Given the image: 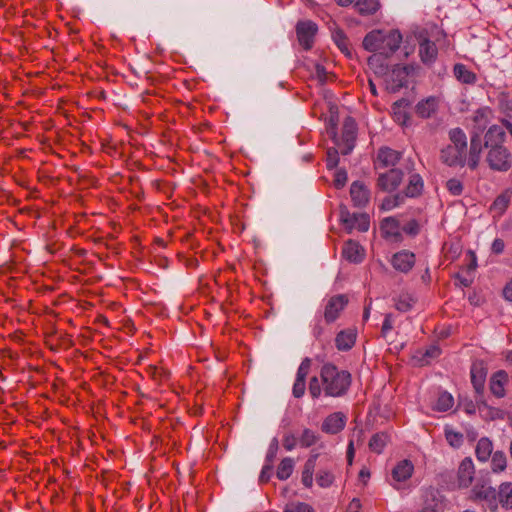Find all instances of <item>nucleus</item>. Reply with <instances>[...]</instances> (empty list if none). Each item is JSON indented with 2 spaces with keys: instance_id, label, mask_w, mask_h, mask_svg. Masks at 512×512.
<instances>
[{
  "instance_id": "nucleus-1",
  "label": "nucleus",
  "mask_w": 512,
  "mask_h": 512,
  "mask_svg": "<svg viewBox=\"0 0 512 512\" xmlns=\"http://www.w3.org/2000/svg\"><path fill=\"white\" fill-rule=\"evenodd\" d=\"M321 383L317 376L309 381V394L313 399H318L322 392L328 397L344 396L352 382L351 374L347 370H340L334 364L326 363L320 370Z\"/></svg>"
},
{
  "instance_id": "nucleus-2",
  "label": "nucleus",
  "mask_w": 512,
  "mask_h": 512,
  "mask_svg": "<svg viewBox=\"0 0 512 512\" xmlns=\"http://www.w3.org/2000/svg\"><path fill=\"white\" fill-rule=\"evenodd\" d=\"M450 144L440 150V160L449 167H464L467 160V137L461 128L448 133Z\"/></svg>"
},
{
  "instance_id": "nucleus-3",
  "label": "nucleus",
  "mask_w": 512,
  "mask_h": 512,
  "mask_svg": "<svg viewBox=\"0 0 512 512\" xmlns=\"http://www.w3.org/2000/svg\"><path fill=\"white\" fill-rule=\"evenodd\" d=\"M486 162L492 170L506 172L511 168L512 156L506 147H492L488 149Z\"/></svg>"
},
{
  "instance_id": "nucleus-4",
  "label": "nucleus",
  "mask_w": 512,
  "mask_h": 512,
  "mask_svg": "<svg viewBox=\"0 0 512 512\" xmlns=\"http://www.w3.org/2000/svg\"><path fill=\"white\" fill-rule=\"evenodd\" d=\"M413 70L411 65H395L386 79V89L390 93H396L407 87L408 76Z\"/></svg>"
},
{
  "instance_id": "nucleus-5",
  "label": "nucleus",
  "mask_w": 512,
  "mask_h": 512,
  "mask_svg": "<svg viewBox=\"0 0 512 512\" xmlns=\"http://www.w3.org/2000/svg\"><path fill=\"white\" fill-rule=\"evenodd\" d=\"M317 31V24L311 20L299 21L296 24L297 39L304 50H310L313 47Z\"/></svg>"
},
{
  "instance_id": "nucleus-6",
  "label": "nucleus",
  "mask_w": 512,
  "mask_h": 512,
  "mask_svg": "<svg viewBox=\"0 0 512 512\" xmlns=\"http://www.w3.org/2000/svg\"><path fill=\"white\" fill-rule=\"evenodd\" d=\"M357 136V124L354 118L348 116L345 118L342 127L341 142L343 147L341 148L342 155H348L351 153L355 146V140Z\"/></svg>"
},
{
  "instance_id": "nucleus-7",
  "label": "nucleus",
  "mask_w": 512,
  "mask_h": 512,
  "mask_svg": "<svg viewBox=\"0 0 512 512\" xmlns=\"http://www.w3.org/2000/svg\"><path fill=\"white\" fill-rule=\"evenodd\" d=\"M348 304V297L344 294H339V295H335V296H332L326 307H325V311H324V318H325V321L327 323H332L334 322L340 312L346 307V305Z\"/></svg>"
},
{
  "instance_id": "nucleus-8",
  "label": "nucleus",
  "mask_w": 512,
  "mask_h": 512,
  "mask_svg": "<svg viewBox=\"0 0 512 512\" xmlns=\"http://www.w3.org/2000/svg\"><path fill=\"white\" fill-rule=\"evenodd\" d=\"M475 475V466L470 457L464 458L458 467L457 470V483L459 488H468L473 480Z\"/></svg>"
},
{
  "instance_id": "nucleus-9",
  "label": "nucleus",
  "mask_w": 512,
  "mask_h": 512,
  "mask_svg": "<svg viewBox=\"0 0 512 512\" xmlns=\"http://www.w3.org/2000/svg\"><path fill=\"white\" fill-rule=\"evenodd\" d=\"M403 179V172L400 169L392 168L378 177L377 185L384 191L395 190Z\"/></svg>"
},
{
  "instance_id": "nucleus-10",
  "label": "nucleus",
  "mask_w": 512,
  "mask_h": 512,
  "mask_svg": "<svg viewBox=\"0 0 512 512\" xmlns=\"http://www.w3.org/2000/svg\"><path fill=\"white\" fill-rule=\"evenodd\" d=\"M346 425V416L342 412H335L328 415L322 425L321 430L324 433L335 435L341 432Z\"/></svg>"
},
{
  "instance_id": "nucleus-11",
  "label": "nucleus",
  "mask_w": 512,
  "mask_h": 512,
  "mask_svg": "<svg viewBox=\"0 0 512 512\" xmlns=\"http://www.w3.org/2000/svg\"><path fill=\"white\" fill-rule=\"evenodd\" d=\"M418 53L421 62L426 66H431L437 60L438 49L434 41L428 38H423L419 40Z\"/></svg>"
},
{
  "instance_id": "nucleus-12",
  "label": "nucleus",
  "mask_w": 512,
  "mask_h": 512,
  "mask_svg": "<svg viewBox=\"0 0 512 512\" xmlns=\"http://www.w3.org/2000/svg\"><path fill=\"white\" fill-rule=\"evenodd\" d=\"M471 382L477 394H482L487 376V368L484 361L477 360L471 366Z\"/></svg>"
},
{
  "instance_id": "nucleus-13",
  "label": "nucleus",
  "mask_w": 512,
  "mask_h": 512,
  "mask_svg": "<svg viewBox=\"0 0 512 512\" xmlns=\"http://www.w3.org/2000/svg\"><path fill=\"white\" fill-rule=\"evenodd\" d=\"M391 264L395 270L407 273L415 264V254L406 250L397 252L393 255Z\"/></svg>"
},
{
  "instance_id": "nucleus-14",
  "label": "nucleus",
  "mask_w": 512,
  "mask_h": 512,
  "mask_svg": "<svg viewBox=\"0 0 512 512\" xmlns=\"http://www.w3.org/2000/svg\"><path fill=\"white\" fill-rule=\"evenodd\" d=\"M470 499L473 501L484 500L490 505L496 506V489L486 484L477 483L471 490Z\"/></svg>"
},
{
  "instance_id": "nucleus-15",
  "label": "nucleus",
  "mask_w": 512,
  "mask_h": 512,
  "mask_svg": "<svg viewBox=\"0 0 512 512\" xmlns=\"http://www.w3.org/2000/svg\"><path fill=\"white\" fill-rule=\"evenodd\" d=\"M482 152V143L479 132H473L470 138V149L469 157L466 160V164L472 170L476 169Z\"/></svg>"
},
{
  "instance_id": "nucleus-16",
  "label": "nucleus",
  "mask_w": 512,
  "mask_h": 512,
  "mask_svg": "<svg viewBox=\"0 0 512 512\" xmlns=\"http://www.w3.org/2000/svg\"><path fill=\"white\" fill-rule=\"evenodd\" d=\"M351 199L355 206H365L370 198L369 189L360 181H354L350 187Z\"/></svg>"
},
{
  "instance_id": "nucleus-17",
  "label": "nucleus",
  "mask_w": 512,
  "mask_h": 512,
  "mask_svg": "<svg viewBox=\"0 0 512 512\" xmlns=\"http://www.w3.org/2000/svg\"><path fill=\"white\" fill-rule=\"evenodd\" d=\"M484 147L486 149L492 147H505L503 145L505 140V131L502 127L493 125L491 126L484 136Z\"/></svg>"
},
{
  "instance_id": "nucleus-18",
  "label": "nucleus",
  "mask_w": 512,
  "mask_h": 512,
  "mask_svg": "<svg viewBox=\"0 0 512 512\" xmlns=\"http://www.w3.org/2000/svg\"><path fill=\"white\" fill-rule=\"evenodd\" d=\"M402 42V35L398 30H392L387 35H384L382 44V52L386 57L393 55L400 47Z\"/></svg>"
},
{
  "instance_id": "nucleus-19",
  "label": "nucleus",
  "mask_w": 512,
  "mask_h": 512,
  "mask_svg": "<svg viewBox=\"0 0 512 512\" xmlns=\"http://www.w3.org/2000/svg\"><path fill=\"white\" fill-rule=\"evenodd\" d=\"M342 254L348 261L358 263L364 258V249L357 242L348 240L344 244Z\"/></svg>"
},
{
  "instance_id": "nucleus-20",
  "label": "nucleus",
  "mask_w": 512,
  "mask_h": 512,
  "mask_svg": "<svg viewBox=\"0 0 512 512\" xmlns=\"http://www.w3.org/2000/svg\"><path fill=\"white\" fill-rule=\"evenodd\" d=\"M401 158V153L388 147L380 148L377 155L381 167L395 166Z\"/></svg>"
},
{
  "instance_id": "nucleus-21",
  "label": "nucleus",
  "mask_w": 512,
  "mask_h": 512,
  "mask_svg": "<svg viewBox=\"0 0 512 512\" xmlns=\"http://www.w3.org/2000/svg\"><path fill=\"white\" fill-rule=\"evenodd\" d=\"M384 34L380 30H373L366 34L363 39V48L369 52L382 51Z\"/></svg>"
},
{
  "instance_id": "nucleus-22",
  "label": "nucleus",
  "mask_w": 512,
  "mask_h": 512,
  "mask_svg": "<svg viewBox=\"0 0 512 512\" xmlns=\"http://www.w3.org/2000/svg\"><path fill=\"white\" fill-rule=\"evenodd\" d=\"M340 222L341 224H369L370 217L366 213H350L346 207H341Z\"/></svg>"
},
{
  "instance_id": "nucleus-23",
  "label": "nucleus",
  "mask_w": 512,
  "mask_h": 512,
  "mask_svg": "<svg viewBox=\"0 0 512 512\" xmlns=\"http://www.w3.org/2000/svg\"><path fill=\"white\" fill-rule=\"evenodd\" d=\"M356 336V332L351 329L340 331L335 338L337 349L341 351L350 350L355 344Z\"/></svg>"
},
{
  "instance_id": "nucleus-24",
  "label": "nucleus",
  "mask_w": 512,
  "mask_h": 512,
  "mask_svg": "<svg viewBox=\"0 0 512 512\" xmlns=\"http://www.w3.org/2000/svg\"><path fill=\"white\" fill-rule=\"evenodd\" d=\"M508 381V375L505 371L500 370L493 374L490 379V390L493 395L498 398L504 397L505 389L504 386Z\"/></svg>"
},
{
  "instance_id": "nucleus-25",
  "label": "nucleus",
  "mask_w": 512,
  "mask_h": 512,
  "mask_svg": "<svg viewBox=\"0 0 512 512\" xmlns=\"http://www.w3.org/2000/svg\"><path fill=\"white\" fill-rule=\"evenodd\" d=\"M423 188H424V182H423L422 177L417 173L411 174L409 176L408 184H407L404 192L402 193L404 195V199L406 197L414 198V197L420 196L423 191Z\"/></svg>"
},
{
  "instance_id": "nucleus-26",
  "label": "nucleus",
  "mask_w": 512,
  "mask_h": 512,
  "mask_svg": "<svg viewBox=\"0 0 512 512\" xmlns=\"http://www.w3.org/2000/svg\"><path fill=\"white\" fill-rule=\"evenodd\" d=\"M499 503L503 508H512V483L503 482L498 491L496 490V504Z\"/></svg>"
},
{
  "instance_id": "nucleus-27",
  "label": "nucleus",
  "mask_w": 512,
  "mask_h": 512,
  "mask_svg": "<svg viewBox=\"0 0 512 512\" xmlns=\"http://www.w3.org/2000/svg\"><path fill=\"white\" fill-rule=\"evenodd\" d=\"M414 466L409 460L400 461L392 470V478L397 481H405L412 476Z\"/></svg>"
},
{
  "instance_id": "nucleus-28",
  "label": "nucleus",
  "mask_w": 512,
  "mask_h": 512,
  "mask_svg": "<svg viewBox=\"0 0 512 512\" xmlns=\"http://www.w3.org/2000/svg\"><path fill=\"white\" fill-rule=\"evenodd\" d=\"M493 443L487 437H482L478 440L475 453L476 457L481 462H486L492 455Z\"/></svg>"
},
{
  "instance_id": "nucleus-29",
  "label": "nucleus",
  "mask_w": 512,
  "mask_h": 512,
  "mask_svg": "<svg viewBox=\"0 0 512 512\" xmlns=\"http://www.w3.org/2000/svg\"><path fill=\"white\" fill-rule=\"evenodd\" d=\"M437 108V101L435 97H428L421 100L416 105V113L421 118H429Z\"/></svg>"
},
{
  "instance_id": "nucleus-30",
  "label": "nucleus",
  "mask_w": 512,
  "mask_h": 512,
  "mask_svg": "<svg viewBox=\"0 0 512 512\" xmlns=\"http://www.w3.org/2000/svg\"><path fill=\"white\" fill-rule=\"evenodd\" d=\"M332 39L345 56L349 58L352 57V49L350 48L349 40L342 29H335L332 32Z\"/></svg>"
},
{
  "instance_id": "nucleus-31",
  "label": "nucleus",
  "mask_w": 512,
  "mask_h": 512,
  "mask_svg": "<svg viewBox=\"0 0 512 512\" xmlns=\"http://www.w3.org/2000/svg\"><path fill=\"white\" fill-rule=\"evenodd\" d=\"M453 72L456 79L464 84H474L476 82V75L472 71H470L464 64H455Z\"/></svg>"
},
{
  "instance_id": "nucleus-32",
  "label": "nucleus",
  "mask_w": 512,
  "mask_h": 512,
  "mask_svg": "<svg viewBox=\"0 0 512 512\" xmlns=\"http://www.w3.org/2000/svg\"><path fill=\"white\" fill-rule=\"evenodd\" d=\"M380 7L378 0H358L354 4V8L362 16H370L375 14Z\"/></svg>"
},
{
  "instance_id": "nucleus-33",
  "label": "nucleus",
  "mask_w": 512,
  "mask_h": 512,
  "mask_svg": "<svg viewBox=\"0 0 512 512\" xmlns=\"http://www.w3.org/2000/svg\"><path fill=\"white\" fill-rule=\"evenodd\" d=\"M319 454L311 455V457L306 461L304 465V469L302 472V483L305 487L310 488L313 484V473L316 466V459Z\"/></svg>"
},
{
  "instance_id": "nucleus-34",
  "label": "nucleus",
  "mask_w": 512,
  "mask_h": 512,
  "mask_svg": "<svg viewBox=\"0 0 512 512\" xmlns=\"http://www.w3.org/2000/svg\"><path fill=\"white\" fill-rule=\"evenodd\" d=\"M388 441L389 435L386 432H379L372 435L368 446L372 452L380 454L382 453Z\"/></svg>"
},
{
  "instance_id": "nucleus-35",
  "label": "nucleus",
  "mask_w": 512,
  "mask_h": 512,
  "mask_svg": "<svg viewBox=\"0 0 512 512\" xmlns=\"http://www.w3.org/2000/svg\"><path fill=\"white\" fill-rule=\"evenodd\" d=\"M387 58L388 57H386L385 53L382 51L374 53L368 58V65L371 68H375L377 73H386L388 66L385 63V60Z\"/></svg>"
},
{
  "instance_id": "nucleus-36",
  "label": "nucleus",
  "mask_w": 512,
  "mask_h": 512,
  "mask_svg": "<svg viewBox=\"0 0 512 512\" xmlns=\"http://www.w3.org/2000/svg\"><path fill=\"white\" fill-rule=\"evenodd\" d=\"M491 470L494 473H501L505 471L507 467V457L503 451H495L491 455Z\"/></svg>"
},
{
  "instance_id": "nucleus-37",
  "label": "nucleus",
  "mask_w": 512,
  "mask_h": 512,
  "mask_svg": "<svg viewBox=\"0 0 512 512\" xmlns=\"http://www.w3.org/2000/svg\"><path fill=\"white\" fill-rule=\"evenodd\" d=\"M454 399L452 395L446 391L439 394L434 409L440 412L448 411L453 407Z\"/></svg>"
},
{
  "instance_id": "nucleus-38",
  "label": "nucleus",
  "mask_w": 512,
  "mask_h": 512,
  "mask_svg": "<svg viewBox=\"0 0 512 512\" xmlns=\"http://www.w3.org/2000/svg\"><path fill=\"white\" fill-rule=\"evenodd\" d=\"M294 462L291 458H284L278 468H277V477L280 480L288 479L293 472Z\"/></svg>"
},
{
  "instance_id": "nucleus-39",
  "label": "nucleus",
  "mask_w": 512,
  "mask_h": 512,
  "mask_svg": "<svg viewBox=\"0 0 512 512\" xmlns=\"http://www.w3.org/2000/svg\"><path fill=\"white\" fill-rule=\"evenodd\" d=\"M381 233L384 238L391 242H400L402 240L399 226H381Z\"/></svg>"
},
{
  "instance_id": "nucleus-40",
  "label": "nucleus",
  "mask_w": 512,
  "mask_h": 512,
  "mask_svg": "<svg viewBox=\"0 0 512 512\" xmlns=\"http://www.w3.org/2000/svg\"><path fill=\"white\" fill-rule=\"evenodd\" d=\"M445 438L447 442L454 448H458L463 443V434L456 432L449 427L445 428Z\"/></svg>"
},
{
  "instance_id": "nucleus-41",
  "label": "nucleus",
  "mask_w": 512,
  "mask_h": 512,
  "mask_svg": "<svg viewBox=\"0 0 512 512\" xmlns=\"http://www.w3.org/2000/svg\"><path fill=\"white\" fill-rule=\"evenodd\" d=\"M404 202V195L402 193H397L393 196H387L384 198L381 204V208L384 210H391L394 207L399 206Z\"/></svg>"
},
{
  "instance_id": "nucleus-42",
  "label": "nucleus",
  "mask_w": 512,
  "mask_h": 512,
  "mask_svg": "<svg viewBox=\"0 0 512 512\" xmlns=\"http://www.w3.org/2000/svg\"><path fill=\"white\" fill-rule=\"evenodd\" d=\"M318 440L319 435H317L314 431L306 428L303 430L299 441L302 447L307 448L314 445Z\"/></svg>"
},
{
  "instance_id": "nucleus-43",
  "label": "nucleus",
  "mask_w": 512,
  "mask_h": 512,
  "mask_svg": "<svg viewBox=\"0 0 512 512\" xmlns=\"http://www.w3.org/2000/svg\"><path fill=\"white\" fill-rule=\"evenodd\" d=\"M317 484L323 488L329 487L334 481V475L328 470H320L316 475Z\"/></svg>"
},
{
  "instance_id": "nucleus-44",
  "label": "nucleus",
  "mask_w": 512,
  "mask_h": 512,
  "mask_svg": "<svg viewBox=\"0 0 512 512\" xmlns=\"http://www.w3.org/2000/svg\"><path fill=\"white\" fill-rule=\"evenodd\" d=\"M509 203V197L505 194L498 196L491 206V210L495 213L502 214L507 208Z\"/></svg>"
},
{
  "instance_id": "nucleus-45",
  "label": "nucleus",
  "mask_w": 512,
  "mask_h": 512,
  "mask_svg": "<svg viewBox=\"0 0 512 512\" xmlns=\"http://www.w3.org/2000/svg\"><path fill=\"white\" fill-rule=\"evenodd\" d=\"M312 361L310 358H305L302 360L298 370H297V376L296 379L305 380L308 376L310 369H311Z\"/></svg>"
},
{
  "instance_id": "nucleus-46",
  "label": "nucleus",
  "mask_w": 512,
  "mask_h": 512,
  "mask_svg": "<svg viewBox=\"0 0 512 512\" xmlns=\"http://www.w3.org/2000/svg\"><path fill=\"white\" fill-rule=\"evenodd\" d=\"M446 187L448 191L455 196L461 195L463 192V184L456 178L449 179L446 182Z\"/></svg>"
},
{
  "instance_id": "nucleus-47",
  "label": "nucleus",
  "mask_w": 512,
  "mask_h": 512,
  "mask_svg": "<svg viewBox=\"0 0 512 512\" xmlns=\"http://www.w3.org/2000/svg\"><path fill=\"white\" fill-rule=\"evenodd\" d=\"M489 111L487 109H479L476 111L473 121L478 124V130L482 131L487 123V115Z\"/></svg>"
},
{
  "instance_id": "nucleus-48",
  "label": "nucleus",
  "mask_w": 512,
  "mask_h": 512,
  "mask_svg": "<svg viewBox=\"0 0 512 512\" xmlns=\"http://www.w3.org/2000/svg\"><path fill=\"white\" fill-rule=\"evenodd\" d=\"M338 150L336 148H330L327 151L326 166L328 169H334L337 167L339 162Z\"/></svg>"
},
{
  "instance_id": "nucleus-49",
  "label": "nucleus",
  "mask_w": 512,
  "mask_h": 512,
  "mask_svg": "<svg viewBox=\"0 0 512 512\" xmlns=\"http://www.w3.org/2000/svg\"><path fill=\"white\" fill-rule=\"evenodd\" d=\"M447 258L453 260L460 254V246L457 243H445L443 246Z\"/></svg>"
},
{
  "instance_id": "nucleus-50",
  "label": "nucleus",
  "mask_w": 512,
  "mask_h": 512,
  "mask_svg": "<svg viewBox=\"0 0 512 512\" xmlns=\"http://www.w3.org/2000/svg\"><path fill=\"white\" fill-rule=\"evenodd\" d=\"M347 180L348 176L345 169H339L335 172L333 183L337 189L343 188L346 185Z\"/></svg>"
},
{
  "instance_id": "nucleus-51",
  "label": "nucleus",
  "mask_w": 512,
  "mask_h": 512,
  "mask_svg": "<svg viewBox=\"0 0 512 512\" xmlns=\"http://www.w3.org/2000/svg\"><path fill=\"white\" fill-rule=\"evenodd\" d=\"M441 354V349L439 346L437 345H431L430 347H428L425 351V353L423 354V361L425 362V364H428L430 359H434V358H437L439 355Z\"/></svg>"
},
{
  "instance_id": "nucleus-52",
  "label": "nucleus",
  "mask_w": 512,
  "mask_h": 512,
  "mask_svg": "<svg viewBox=\"0 0 512 512\" xmlns=\"http://www.w3.org/2000/svg\"><path fill=\"white\" fill-rule=\"evenodd\" d=\"M305 389H306V381L296 379L295 383L293 385V390H292L293 396L295 398H301L305 393Z\"/></svg>"
},
{
  "instance_id": "nucleus-53",
  "label": "nucleus",
  "mask_w": 512,
  "mask_h": 512,
  "mask_svg": "<svg viewBox=\"0 0 512 512\" xmlns=\"http://www.w3.org/2000/svg\"><path fill=\"white\" fill-rule=\"evenodd\" d=\"M284 512H314L313 508L306 503H297L291 507H288Z\"/></svg>"
},
{
  "instance_id": "nucleus-54",
  "label": "nucleus",
  "mask_w": 512,
  "mask_h": 512,
  "mask_svg": "<svg viewBox=\"0 0 512 512\" xmlns=\"http://www.w3.org/2000/svg\"><path fill=\"white\" fill-rule=\"evenodd\" d=\"M296 444H297V439L293 434H291V433L285 434V436L283 438V446L286 450H288V451L293 450L295 448Z\"/></svg>"
},
{
  "instance_id": "nucleus-55",
  "label": "nucleus",
  "mask_w": 512,
  "mask_h": 512,
  "mask_svg": "<svg viewBox=\"0 0 512 512\" xmlns=\"http://www.w3.org/2000/svg\"><path fill=\"white\" fill-rule=\"evenodd\" d=\"M277 451H278V440H277V438H273L270 443L269 450L267 453V460L269 462H272L274 460V458L276 457Z\"/></svg>"
},
{
  "instance_id": "nucleus-56",
  "label": "nucleus",
  "mask_w": 512,
  "mask_h": 512,
  "mask_svg": "<svg viewBox=\"0 0 512 512\" xmlns=\"http://www.w3.org/2000/svg\"><path fill=\"white\" fill-rule=\"evenodd\" d=\"M392 328H393V325H392L391 315L387 314L384 319V322L382 324V328H381L382 336L386 337L388 332H390L392 330Z\"/></svg>"
},
{
  "instance_id": "nucleus-57",
  "label": "nucleus",
  "mask_w": 512,
  "mask_h": 512,
  "mask_svg": "<svg viewBox=\"0 0 512 512\" xmlns=\"http://www.w3.org/2000/svg\"><path fill=\"white\" fill-rule=\"evenodd\" d=\"M147 372L149 373V375L154 379V380H161L162 379V376L164 375V370L161 369V368H158L156 366H150L147 370Z\"/></svg>"
},
{
  "instance_id": "nucleus-58",
  "label": "nucleus",
  "mask_w": 512,
  "mask_h": 512,
  "mask_svg": "<svg viewBox=\"0 0 512 512\" xmlns=\"http://www.w3.org/2000/svg\"><path fill=\"white\" fill-rule=\"evenodd\" d=\"M362 504L358 498H353L347 506L346 512H360Z\"/></svg>"
},
{
  "instance_id": "nucleus-59",
  "label": "nucleus",
  "mask_w": 512,
  "mask_h": 512,
  "mask_svg": "<svg viewBox=\"0 0 512 512\" xmlns=\"http://www.w3.org/2000/svg\"><path fill=\"white\" fill-rule=\"evenodd\" d=\"M409 103L406 99H400L398 101H396L394 104H393V109H394V113L395 115L397 116V119L400 120V118L402 117V114L401 113H398L396 111L397 108H401V107H405L407 106ZM403 118L405 119L406 118V115L404 114L403 115Z\"/></svg>"
},
{
  "instance_id": "nucleus-60",
  "label": "nucleus",
  "mask_w": 512,
  "mask_h": 512,
  "mask_svg": "<svg viewBox=\"0 0 512 512\" xmlns=\"http://www.w3.org/2000/svg\"><path fill=\"white\" fill-rule=\"evenodd\" d=\"M504 247H505V245H504L503 240L497 238L493 241L491 249H492L493 253L501 254L504 250Z\"/></svg>"
},
{
  "instance_id": "nucleus-61",
  "label": "nucleus",
  "mask_w": 512,
  "mask_h": 512,
  "mask_svg": "<svg viewBox=\"0 0 512 512\" xmlns=\"http://www.w3.org/2000/svg\"><path fill=\"white\" fill-rule=\"evenodd\" d=\"M271 471H272L271 466H264L261 471V474L259 476V481L261 483H267L270 479Z\"/></svg>"
},
{
  "instance_id": "nucleus-62",
  "label": "nucleus",
  "mask_w": 512,
  "mask_h": 512,
  "mask_svg": "<svg viewBox=\"0 0 512 512\" xmlns=\"http://www.w3.org/2000/svg\"><path fill=\"white\" fill-rule=\"evenodd\" d=\"M411 307H412L411 303L409 301H407L406 299H399L398 302L396 303L397 310H399L401 312H406V311L410 310Z\"/></svg>"
},
{
  "instance_id": "nucleus-63",
  "label": "nucleus",
  "mask_w": 512,
  "mask_h": 512,
  "mask_svg": "<svg viewBox=\"0 0 512 512\" xmlns=\"http://www.w3.org/2000/svg\"><path fill=\"white\" fill-rule=\"evenodd\" d=\"M503 296L506 300L512 301V280L505 285L503 289Z\"/></svg>"
},
{
  "instance_id": "nucleus-64",
  "label": "nucleus",
  "mask_w": 512,
  "mask_h": 512,
  "mask_svg": "<svg viewBox=\"0 0 512 512\" xmlns=\"http://www.w3.org/2000/svg\"><path fill=\"white\" fill-rule=\"evenodd\" d=\"M354 454H355L354 444H353V441L351 440L347 447V462L349 465L352 464Z\"/></svg>"
}]
</instances>
